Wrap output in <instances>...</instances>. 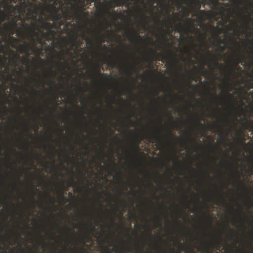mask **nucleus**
<instances>
[{"instance_id": "f257e3e1", "label": "nucleus", "mask_w": 253, "mask_h": 253, "mask_svg": "<svg viewBox=\"0 0 253 253\" xmlns=\"http://www.w3.org/2000/svg\"><path fill=\"white\" fill-rule=\"evenodd\" d=\"M43 5L41 3L30 2V7L28 9V14L32 20H35V15L42 11L40 16L42 22V27L46 30L43 32V37L47 41L50 42L53 45L58 40V35L56 31L57 29L55 22L61 18L63 14V4L61 0H46Z\"/></svg>"}, {"instance_id": "f03ea898", "label": "nucleus", "mask_w": 253, "mask_h": 253, "mask_svg": "<svg viewBox=\"0 0 253 253\" xmlns=\"http://www.w3.org/2000/svg\"><path fill=\"white\" fill-rule=\"evenodd\" d=\"M6 7L9 9L12 8L13 11L17 10L19 13H24L27 6L25 0H2Z\"/></svg>"}, {"instance_id": "7ed1b4c3", "label": "nucleus", "mask_w": 253, "mask_h": 253, "mask_svg": "<svg viewBox=\"0 0 253 253\" xmlns=\"http://www.w3.org/2000/svg\"><path fill=\"white\" fill-rule=\"evenodd\" d=\"M18 12L19 14L16 15L8 24H5L3 25L6 31L9 32L11 35L14 34V30L17 27V19H21V14H23L25 13L24 12V13H20L18 11Z\"/></svg>"}, {"instance_id": "20e7f679", "label": "nucleus", "mask_w": 253, "mask_h": 253, "mask_svg": "<svg viewBox=\"0 0 253 253\" xmlns=\"http://www.w3.org/2000/svg\"><path fill=\"white\" fill-rule=\"evenodd\" d=\"M31 44L27 42H24V44H21L19 46V51L21 53H25L27 54V56L30 55V48Z\"/></svg>"}, {"instance_id": "39448f33", "label": "nucleus", "mask_w": 253, "mask_h": 253, "mask_svg": "<svg viewBox=\"0 0 253 253\" xmlns=\"http://www.w3.org/2000/svg\"><path fill=\"white\" fill-rule=\"evenodd\" d=\"M60 202L61 204V209H60V215H61V222L62 223V221L63 219V208L62 207V205L63 203V181H61L60 182Z\"/></svg>"}, {"instance_id": "423d86ee", "label": "nucleus", "mask_w": 253, "mask_h": 253, "mask_svg": "<svg viewBox=\"0 0 253 253\" xmlns=\"http://www.w3.org/2000/svg\"><path fill=\"white\" fill-rule=\"evenodd\" d=\"M60 97L62 98L63 97V63L62 62L60 63ZM61 101H62V99H61Z\"/></svg>"}, {"instance_id": "0eeeda50", "label": "nucleus", "mask_w": 253, "mask_h": 253, "mask_svg": "<svg viewBox=\"0 0 253 253\" xmlns=\"http://www.w3.org/2000/svg\"><path fill=\"white\" fill-rule=\"evenodd\" d=\"M11 12L9 14H6L1 10H0V24L6 20H9L11 15Z\"/></svg>"}, {"instance_id": "6e6552de", "label": "nucleus", "mask_w": 253, "mask_h": 253, "mask_svg": "<svg viewBox=\"0 0 253 253\" xmlns=\"http://www.w3.org/2000/svg\"><path fill=\"white\" fill-rule=\"evenodd\" d=\"M60 168L61 170L62 171L63 168V160L62 159V157L63 156V142L61 141V144L60 146Z\"/></svg>"}, {"instance_id": "1a4fd4ad", "label": "nucleus", "mask_w": 253, "mask_h": 253, "mask_svg": "<svg viewBox=\"0 0 253 253\" xmlns=\"http://www.w3.org/2000/svg\"><path fill=\"white\" fill-rule=\"evenodd\" d=\"M26 25L28 27L27 29L31 33L34 34V35L38 37V33L36 32V23H33V24H32V27H31V28H30V25L26 24Z\"/></svg>"}, {"instance_id": "9d476101", "label": "nucleus", "mask_w": 253, "mask_h": 253, "mask_svg": "<svg viewBox=\"0 0 253 253\" xmlns=\"http://www.w3.org/2000/svg\"><path fill=\"white\" fill-rule=\"evenodd\" d=\"M63 227H61L60 228V245L61 251L60 253H63Z\"/></svg>"}, {"instance_id": "9b49d317", "label": "nucleus", "mask_w": 253, "mask_h": 253, "mask_svg": "<svg viewBox=\"0 0 253 253\" xmlns=\"http://www.w3.org/2000/svg\"><path fill=\"white\" fill-rule=\"evenodd\" d=\"M60 55L62 58L63 56V38L61 37L60 38Z\"/></svg>"}, {"instance_id": "f8f14e48", "label": "nucleus", "mask_w": 253, "mask_h": 253, "mask_svg": "<svg viewBox=\"0 0 253 253\" xmlns=\"http://www.w3.org/2000/svg\"><path fill=\"white\" fill-rule=\"evenodd\" d=\"M10 51L13 54L14 56L12 59L13 61H18L19 62V60H17V58L19 59L20 58L13 50H10Z\"/></svg>"}, {"instance_id": "ddd939ff", "label": "nucleus", "mask_w": 253, "mask_h": 253, "mask_svg": "<svg viewBox=\"0 0 253 253\" xmlns=\"http://www.w3.org/2000/svg\"><path fill=\"white\" fill-rule=\"evenodd\" d=\"M6 61V58L4 56L1 58V59L0 60V61L2 62L3 65L5 64Z\"/></svg>"}, {"instance_id": "4468645a", "label": "nucleus", "mask_w": 253, "mask_h": 253, "mask_svg": "<svg viewBox=\"0 0 253 253\" xmlns=\"http://www.w3.org/2000/svg\"><path fill=\"white\" fill-rule=\"evenodd\" d=\"M63 137V128L61 126V130H60V137H61V139Z\"/></svg>"}, {"instance_id": "2eb2a0df", "label": "nucleus", "mask_w": 253, "mask_h": 253, "mask_svg": "<svg viewBox=\"0 0 253 253\" xmlns=\"http://www.w3.org/2000/svg\"><path fill=\"white\" fill-rule=\"evenodd\" d=\"M60 119L61 123L63 122V112H61L60 114Z\"/></svg>"}, {"instance_id": "dca6fc26", "label": "nucleus", "mask_w": 253, "mask_h": 253, "mask_svg": "<svg viewBox=\"0 0 253 253\" xmlns=\"http://www.w3.org/2000/svg\"><path fill=\"white\" fill-rule=\"evenodd\" d=\"M11 39L12 41H13V42L14 43L16 42L17 41V39L14 37H11Z\"/></svg>"}, {"instance_id": "f3484780", "label": "nucleus", "mask_w": 253, "mask_h": 253, "mask_svg": "<svg viewBox=\"0 0 253 253\" xmlns=\"http://www.w3.org/2000/svg\"><path fill=\"white\" fill-rule=\"evenodd\" d=\"M38 39L39 42H40V43H42V45H44V44H46V42H42V40H41V39H40L39 38H38Z\"/></svg>"}, {"instance_id": "a211bd4d", "label": "nucleus", "mask_w": 253, "mask_h": 253, "mask_svg": "<svg viewBox=\"0 0 253 253\" xmlns=\"http://www.w3.org/2000/svg\"><path fill=\"white\" fill-rule=\"evenodd\" d=\"M33 90L34 92H36L37 94H39L40 93L39 91L37 90L36 89L34 88V87H33Z\"/></svg>"}, {"instance_id": "6ab92c4d", "label": "nucleus", "mask_w": 253, "mask_h": 253, "mask_svg": "<svg viewBox=\"0 0 253 253\" xmlns=\"http://www.w3.org/2000/svg\"><path fill=\"white\" fill-rule=\"evenodd\" d=\"M30 37H31V39L32 40L33 42L35 44V41L34 38L31 35L30 36Z\"/></svg>"}, {"instance_id": "aec40b11", "label": "nucleus", "mask_w": 253, "mask_h": 253, "mask_svg": "<svg viewBox=\"0 0 253 253\" xmlns=\"http://www.w3.org/2000/svg\"><path fill=\"white\" fill-rule=\"evenodd\" d=\"M62 25H63V20L61 19L60 21V25L62 26Z\"/></svg>"}, {"instance_id": "412c9836", "label": "nucleus", "mask_w": 253, "mask_h": 253, "mask_svg": "<svg viewBox=\"0 0 253 253\" xmlns=\"http://www.w3.org/2000/svg\"><path fill=\"white\" fill-rule=\"evenodd\" d=\"M40 111H41V114H42L44 113V111L41 108H40Z\"/></svg>"}, {"instance_id": "4be33fe9", "label": "nucleus", "mask_w": 253, "mask_h": 253, "mask_svg": "<svg viewBox=\"0 0 253 253\" xmlns=\"http://www.w3.org/2000/svg\"><path fill=\"white\" fill-rule=\"evenodd\" d=\"M26 127V131L28 132L29 130V128L28 127L27 125L25 126Z\"/></svg>"}, {"instance_id": "5701e85b", "label": "nucleus", "mask_w": 253, "mask_h": 253, "mask_svg": "<svg viewBox=\"0 0 253 253\" xmlns=\"http://www.w3.org/2000/svg\"><path fill=\"white\" fill-rule=\"evenodd\" d=\"M45 106L46 108H48V104L47 103H45Z\"/></svg>"}, {"instance_id": "b1692460", "label": "nucleus", "mask_w": 253, "mask_h": 253, "mask_svg": "<svg viewBox=\"0 0 253 253\" xmlns=\"http://www.w3.org/2000/svg\"><path fill=\"white\" fill-rule=\"evenodd\" d=\"M0 51L1 53H3V50L2 48L0 49Z\"/></svg>"}, {"instance_id": "393cba45", "label": "nucleus", "mask_w": 253, "mask_h": 253, "mask_svg": "<svg viewBox=\"0 0 253 253\" xmlns=\"http://www.w3.org/2000/svg\"><path fill=\"white\" fill-rule=\"evenodd\" d=\"M33 81L34 82H37V80L35 79V78H34V79H33Z\"/></svg>"}, {"instance_id": "a878e982", "label": "nucleus", "mask_w": 253, "mask_h": 253, "mask_svg": "<svg viewBox=\"0 0 253 253\" xmlns=\"http://www.w3.org/2000/svg\"><path fill=\"white\" fill-rule=\"evenodd\" d=\"M61 176L62 177H63V174H62V172H61Z\"/></svg>"}, {"instance_id": "bb28decb", "label": "nucleus", "mask_w": 253, "mask_h": 253, "mask_svg": "<svg viewBox=\"0 0 253 253\" xmlns=\"http://www.w3.org/2000/svg\"><path fill=\"white\" fill-rule=\"evenodd\" d=\"M4 230V228H2V229H1V231H3Z\"/></svg>"}]
</instances>
